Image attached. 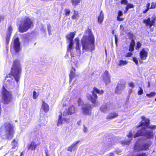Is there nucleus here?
Here are the masks:
<instances>
[{"mask_svg": "<svg viewBox=\"0 0 156 156\" xmlns=\"http://www.w3.org/2000/svg\"><path fill=\"white\" fill-rule=\"evenodd\" d=\"M85 34H88L89 36L88 39L87 35H83L81 40L82 51L83 52L88 51L92 52L95 49V46L94 44L95 39L92 33L91 26L87 27L85 31Z\"/></svg>", "mask_w": 156, "mask_h": 156, "instance_id": "f257e3e1", "label": "nucleus"}, {"mask_svg": "<svg viewBox=\"0 0 156 156\" xmlns=\"http://www.w3.org/2000/svg\"><path fill=\"white\" fill-rule=\"evenodd\" d=\"M15 133L14 127L10 122H4L0 128V135L8 140L12 139Z\"/></svg>", "mask_w": 156, "mask_h": 156, "instance_id": "f03ea898", "label": "nucleus"}, {"mask_svg": "<svg viewBox=\"0 0 156 156\" xmlns=\"http://www.w3.org/2000/svg\"><path fill=\"white\" fill-rule=\"evenodd\" d=\"M22 73V68L20 60L18 59L14 60L9 74L12 76L17 83L19 82Z\"/></svg>", "mask_w": 156, "mask_h": 156, "instance_id": "7ed1b4c3", "label": "nucleus"}, {"mask_svg": "<svg viewBox=\"0 0 156 156\" xmlns=\"http://www.w3.org/2000/svg\"><path fill=\"white\" fill-rule=\"evenodd\" d=\"M34 26L33 20L30 17L25 16L22 20L21 24L19 25L18 30L21 33H24L33 28Z\"/></svg>", "mask_w": 156, "mask_h": 156, "instance_id": "20e7f679", "label": "nucleus"}, {"mask_svg": "<svg viewBox=\"0 0 156 156\" xmlns=\"http://www.w3.org/2000/svg\"><path fill=\"white\" fill-rule=\"evenodd\" d=\"M104 92L103 90H100L96 87H94L93 90L91 91L92 95L88 94L87 95V98L88 100L90 101L92 103L93 107H96L99 104V102L97 100L98 97L95 93L99 94L102 95L103 94Z\"/></svg>", "mask_w": 156, "mask_h": 156, "instance_id": "39448f33", "label": "nucleus"}, {"mask_svg": "<svg viewBox=\"0 0 156 156\" xmlns=\"http://www.w3.org/2000/svg\"><path fill=\"white\" fill-rule=\"evenodd\" d=\"M2 97L3 103L5 104H8L12 100V94L7 90L4 86L2 89Z\"/></svg>", "mask_w": 156, "mask_h": 156, "instance_id": "423d86ee", "label": "nucleus"}, {"mask_svg": "<svg viewBox=\"0 0 156 156\" xmlns=\"http://www.w3.org/2000/svg\"><path fill=\"white\" fill-rule=\"evenodd\" d=\"M10 49L14 51L16 53H19L21 50V44L18 37H16L13 40L11 44Z\"/></svg>", "mask_w": 156, "mask_h": 156, "instance_id": "0eeeda50", "label": "nucleus"}, {"mask_svg": "<svg viewBox=\"0 0 156 156\" xmlns=\"http://www.w3.org/2000/svg\"><path fill=\"white\" fill-rule=\"evenodd\" d=\"M141 119L142 120L139 122V124L137 125L136 128H138L141 126H144L147 128L152 129H155L156 128V126L155 125L149 126L150 123V120L146 118L144 116H143L141 117Z\"/></svg>", "mask_w": 156, "mask_h": 156, "instance_id": "6e6552de", "label": "nucleus"}, {"mask_svg": "<svg viewBox=\"0 0 156 156\" xmlns=\"http://www.w3.org/2000/svg\"><path fill=\"white\" fill-rule=\"evenodd\" d=\"M156 21V16L154 15H152L151 18L148 17L147 19H144L143 22L145 24L146 26L151 28L152 26H154Z\"/></svg>", "mask_w": 156, "mask_h": 156, "instance_id": "1a4fd4ad", "label": "nucleus"}, {"mask_svg": "<svg viewBox=\"0 0 156 156\" xmlns=\"http://www.w3.org/2000/svg\"><path fill=\"white\" fill-rule=\"evenodd\" d=\"M126 83L123 80H120L117 83L115 87V94H120L122 93L126 87Z\"/></svg>", "mask_w": 156, "mask_h": 156, "instance_id": "9d476101", "label": "nucleus"}, {"mask_svg": "<svg viewBox=\"0 0 156 156\" xmlns=\"http://www.w3.org/2000/svg\"><path fill=\"white\" fill-rule=\"evenodd\" d=\"M91 105L88 103H83L81 107L82 111L83 113L86 115H90L92 110Z\"/></svg>", "mask_w": 156, "mask_h": 156, "instance_id": "9b49d317", "label": "nucleus"}, {"mask_svg": "<svg viewBox=\"0 0 156 156\" xmlns=\"http://www.w3.org/2000/svg\"><path fill=\"white\" fill-rule=\"evenodd\" d=\"M149 49L147 48H142L139 52V56L142 60L146 59L148 55Z\"/></svg>", "mask_w": 156, "mask_h": 156, "instance_id": "f8f14e48", "label": "nucleus"}, {"mask_svg": "<svg viewBox=\"0 0 156 156\" xmlns=\"http://www.w3.org/2000/svg\"><path fill=\"white\" fill-rule=\"evenodd\" d=\"M76 111V108L74 105H72L68 107L66 111L63 112V115L66 116L69 115H71L75 113Z\"/></svg>", "mask_w": 156, "mask_h": 156, "instance_id": "ddd939ff", "label": "nucleus"}, {"mask_svg": "<svg viewBox=\"0 0 156 156\" xmlns=\"http://www.w3.org/2000/svg\"><path fill=\"white\" fill-rule=\"evenodd\" d=\"M41 144L40 142L36 144L35 141H32L27 145V148L28 150L34 151L37 148V147Z\"/></svg>", "mask_w": 156, "mask_h": 156, "instance_id": "4468645a", "label": "nucleus"}, {"mask_svg": "<svg viewBox=\"0 0 156 156\" xmlns=\"http://www.w3.org/2000/svg\"><path fill=\"white\" fill-rule=\"evenodd\" d=\"M31 32H28L22 35V39L24 44L28 43L31 37Z\"/></svg>", "mask_w": 156, "mask_h": 156, "instance_id": "2eb2a0df", "label": "nucleus"}, {"mask_svg": "<svg viewBox=\"0 0 156 156\" xmlns=\"http://www.w3.org/2000/svg\"><path fill=\"white\" fill-rule=\"evenodd\" d=\"M150 145L147 143L144 144L141 146L140 148H137V145H135L134 146V149L136 151H146L149 149V147Z\"/></svg>", "mask_w": 156, "mask_h": 156, "instance_id": "dca6fc26", "label": "nucleus"}, {"mask_svg": "<svg viewBox=\"0 0 156 156\" xmlns=\"http://www.w3.org/2000/svg\"><path fill=\"white\" fill-rule=\"evenodd\" d=\"M146 130L145 127H142L141 128L139 129L137 131L135 134L134 135V137L136 138L141 136H144Z\"/></svg>", "mask_w": 156, "mask_h": 156, "instance_id": "f3484780", "label": "nucleus"}, {"mask_svg": "<svg viewBox=\"0 0 156 156\" xmlns=\"http://www.w3.org/2000/svg\"><path fill=\"white\" fill-rule=\"evenodd\" d=\"M41 108L42 110L46 113H47L50 110L49 105L46 103L45 101L44 100H42V101Z\"/></svg>", "mask_w": 156, "mask_h": 156, "instance_id": "a211bd4d", "label": "nucleus"}, {"mask_svg": "<svg viewBox=\"0 0 156 156\" xmlns=\"http://www.w3.org/2000/svg\"><path fill=\"white\" fill-rule=\"evenodd\" d=\"M69 119L66 118H62V113L59 115L58 118V122L57 125L58 126L59 125L62 124V123L67 122Z\"/></svg>", "mask_w": 156, "mask_h": 156, "instance_id": "6ab92c4d", "label": "nucleus"}, {"mask_svg": "<svg viewBox=\"0 0 156 156\" xmlns=\"http://www.w3.org/2000/svg\"><path fill=\"white\" fill-rule=\"evenodd\" d=\"M119 116L118 114L115 112H112L110 113L107 116L106 119H113Z\"/></svg>", "mask_w": 156, "mask_h": 156, "instance_id": "aec40b11", "label": "nucleus"}, {"mask_svg": "<svg viewBox=\"0 0 156 156\" xmlns=\"http://www.w3.org/2000/svg\"><path fill=\"white\" fill-rule=\"evenodd\" d=\"M75 34H76L75 32L70 33L66 36V40L68 41V42H73V38Z\"/></svg>", "mask_w": 156, "mask_h": 156, "instance_id": "412c9836", "label": "nucleus"}, {"mask_svg": "<svg viewBox=\"0 0 156 156\" xmlns=\"http://www.w3.org/2000/svg\"><path fill=\"white\" fill-rule=\"evenodd\" d=\"M72 68L73 70H71L69 74V81L71 82L75 76V72L76 71V69L74 67H72Z\"/></svg>", "mask_w": 156, "mask_h": 156, "instance_id": "4be33fe9", "label": "nucleus"}, {"mask_svg": "<svg viewBox=\"0 0 156 156\" xmlns=\"http://www.w3.org/2000/svg\"><path fill=\"white\" fill-rule=\"evenodd\" d=\"M104 19V14L102 13V11H100V14L98 17L97 22L99 24H101L103 21Z\"/></svg>", "mask_w": 156, "mask_h": 156, "instance_id": "5701e85b", "label": "nucleus"}, {"mask_svg": "<svg viewBox=\"0 0 156 156\" xmlns=\"http://www.w3.org/2000/svg\"><path fill=\"white\" fill-rule=\"evenodd\" d=\"M147 139H151L154 137L153 133L152 131L150 130L147 132H145V135Z\"/></svg>", "mask_w": 156, "mask_h": 156, "instance_id": "b1692460", "label": "nucleus"}, {"mask_svg": "<svg viewBox=\"0 0 156 156\" xmlns=\"http://www.w3.org/2000/svg\"><path fill=\"white\" fill-rule=\"evenodd\" d=\"M135 44V41L134 39H132L131 40L129 47V51L132 52L134 50Z\"/></svg>", "mask_w": 156, "mask_h": 156, "instance_id": "393cba45", "label": "nucleus"}, {"mask_svg": "<svg viewBox=\"0 0 156 156\" xmlns=\"http://www.w3.org/2000/svg\"><path fill=\"white\" fill-rule=\"evenodd\" d=\"M73 14L71 17V18L73 20H77L79 17V12L75 10L73 11Z\"/></svg>", "mask_w": 156, "mask_h": 156, "instance_id": "a878e982", "label": "nucleus"}, {"mask_svg": "<svg viewBox=\"0 0 156 156\" xmlns=\"http://www.w3.org/2000/svg\"><path fill=\"white\" fill-rule=\"evenodd\" d=\"M123 15V13L121 10H119L118 12V15L117 17V20L119 21H122L124 20V18H121L120 16Z\"/></svg>", "mask_w": 156, "mask_h": 156, "instance_id": "bb28decb", "label": "nucleus"}, {"mask_svg": "<svg viewBox=\"0 0 156 156\" xmlns=\"http://www.w3.org/2000/svg\"><path fill=\"white\" fill-rule=\"evenodd\" d=\"M79 141H76L75 142H74L70 146L68 147L67 149V151L72 152L73 149L75 147L76 145L78 143Z\"/></svg>", "mask_w": 156, "mask_h": 156, "instance_id": "cd10ccee", "label": "nucleus"}, {"mask_svg": "<svg viewBox=\"0 0 156 156\" xmlns=\"http://www.w3.org/2000/svg\"><path fill=\"white\" fill-rule=\"evenodd\" d=\"M81 1V0H71L72 5L75 6L79 5Z\"/></svg>", "mask_w": 156, "mask_h": 156, "instance_id": "c85d7f7f", "label": "nucleus"}, {"mask_svg": "<svg viewBox=\"0 0 156 156\" xmlns=\"http://www.w3.org/2000/svg\"><path fill=\"white\" fill-rule=\"evenodd\" d=\"M128 63V62L126 60H121L119 61L118 65L119 66H122L126 65Z\"/></svg>", "mask_w": 156, "mask_h": 156, "instance_id": "c756f323", "label": "nucleus"}, {"mask_svg": "<svg viewBox=\"0 0 156 156\" xmlns=\"http://www.w3.org/2000/svg\"><path fill=\"white\" fill-rule=\"evenodd\" d=\"M150 3H148L146 5V7L147 8L144 10L142 12L143 13L145 14L146 13L149 9H154V8H151V6L150 7Z\"/></svg>", "mask_w": 156, "mask_h": 156, "instance_id": "7c9ffc66", "label": "nucleus"}, {"mask_svg": "<svg viewBox=\"0 0 156 156\" xmlns=\"http://www.w3.org/2000/svg\"><path fill=\"white\" fill-rule=\"evenodd\" d=\"M103 78L104 80L105 84L106 85L108 84L111 82L110 77H105L104 76H103Z\"/></svg>", "mask_w": 156, "mask_h": 156, "instance_id": "2f4dec72", "label": "nucleus"}, {"mask_svg": "<svg viewBox=\"0 0 156 156\" xmlns=\"http://www.w3.org/2000/svg\"><path fill=\"white\" fill-rule=\"evenodd\" d=\"M156 95V93L155 92H151L149 94H146V96L148 98H151L154 97Z\"/></svg>", "mask_w": 156, "mask_h": 156, "instance_id": "473e14b6", "label": "nucleus"}, {"mask_svg": "<svg viewBox=\"0 0 156 156\" xmlns=\"http://www.w3.org/2000/svg\"><path fill=\"white\" fill-rule=\"evenodd\" d=\"M73 44V42H70L68 46L67 47V51H70L72 48V46Z\"/></svg>", "mask_w": 156, "mask_h": 156, "instance_id": "72a5a7b5", "label": "nucleus"}, {"mask_svg": "<svg viewBox=\"0 0 156 156\" xmlns=\"http://www.w3.org/2000/svg\"><path fill=\"white\" fill-rule=\"evenodd\" d=\"M11 33L10 34H9L8 35H7L6 36V44H8L9 43L10 37H11Z\"/></svg>", "mask_w": 156, "mask_h": 156, "instance_id": "f704fd0d", "label": "nucleus"}, {"mask_svg": "<svg viewBox=\"0 0 156 156\" xmlns=\"http://www.w3.org/2000/svg\"><path fill=\"white\" fill-rule=\"evenodd\" d=\"M107 107L106 106H102L100 108V111L103 112H105L107 111Z\"/></svg>", "mask_w": 156, "mask_h": 156, "instance_id": "c9c22d12", "label": "nucleus"}, {"mask_svg": "<svg viewBox=\"0 0 156 156\" xmlns=\"http://www.w3.org/2000/svg\"><path fill=\"white\" fill-rule=\"evenodd\" d=\"M104 76L105 77H110V74L109 72L107 70H105L103 73Z\"/></svg>", "mask_w": 156, "mask_h": 156, "instance_id": "e433bc0d", "label": "nucleus"}, {"mask_svg": "<svg viewBox=\"0 0 156 156\" xmlns=\"http://www.w3.org/2000/svg\"><path fill=\"white\" fill-rule=\"evenodd\" d=\"M141 43L139 41H137L136 43V46L135 47V49L136 50H138L141 47Z\"/></svg>", "mask_w": 156, "mask_h": 156, "instance_id": "4c0bfd02", "label": "nucleus"}, {"mask_svg": "<svg viewBox=\"0 0 156 156\" xmlns=\"http://www.w3.org/2000/svg\"><path fill=\"white\" fill-rule=\"evenodd\" d=\"M65 13L64 14L66 16L69 15L70 13V10L69 9H66L65 10Z\"/></svg>", "mask_w": 156, "mask_h": 156, "instance_id": "58836bf2", "label": "nucleus"}, {"mask_svg": "<svg viewBox=\"0 0 156 156\" xmlns=\"http://www.w3.org/2000/svg\"><path fill=\"white\" fill-rule=\"evenodd\" d=\"M75 48L76 50L80 51V45L78 41L76 43Z\"/></svg>", "mask_w": 156, "mask_h": 156, "instance_id": "ea45409f", "label": "nucleus"}, {"mask_svg": "<svg viewBox=\"0 0 156 156\" xmlns=\"http://www.w3.org/2000/svg\"><path fill=\"white\" fill-rule=\"evenodd\" d=\"M133 61L138 66V61L136 57H133L132 58Z\"/></svg>", "mask_w": 156, "mask_h": 156, "instance_id": "a19ab883", "label": "nucleus"}, {"mask_svg": "<svg viewBox=\"0 0 156 156\" xmlns=\"http://www.w3.org/2000/svg\"><path fill=\"white\" fill-rule=\"evenodd\" d=\"M140 89L138 91L137 93L139 95H141L144 93L143 90L142 88L141 87H140Z\"/></svg>", "mask_w": 156, "mask_h": 156, "instance_id": "79ce46f5", "label": "nucleus"}, {"mask_svg": "<svg viewBox=\"0 0 156 156\" xmlns=\"http://www.w3.org/2000/svg\"><path fill=\"white\" fill-rule=\"evenodd\" d=\"M133 53L131 52H128L125 55V57H131L133 55Z\"/></svg>", "mask_w": 156, "mask_h": 156, "instance_id": "37998d69", "label": "nucleus"}, {"mask_svg": "<svg viewBox=\"0 0 156 156\" xmlns=\"http://www.w3.org/2000/svg\"><path fill=\"white\" fill-rule=\"evenodd\" d=\"M130 144V141L128 140L124 141L122 142V144L124 145H129Z\"/></svg>", "mask_w": 156, "mask_h": 156, "instance_id": "c03bdc74", "label": "nucleus"}, {"mask_svg": "<svg viewBox=\"0 0 156 156\" xmlns=\"http://www.w3.org/2000/svg\"><path fill=\"white\" fill-rule=\"evenodd\" d=\"M151 8L154 9L156 8V2H152L151 3Z\"/></svg>", "mask_w": 156, "mask_h": 156, "instance_id": "a18cd8bd", "label": "nucleus"}, {"mask_svg": "<svg viewBox=\"0 0 156 156\" xmlns=\"http://www.w3.org/2000/svg\"><path fill=\"white\" fill-rule=\"evenodd\" d=\"M77 102L78 103V106H80L82 102V101L80 98H79Z\"/></svg>", "mask_w": 156, "mask_h": 156, "instance_id": "49530a36", "label": "nucleus"}, {"mask_svg": "<svg viewBox=\"0 0 156 156\" xmlns=\"http://www.w3.org/2000/svg\"><path fill=\"white\" fill-rule=\"evenodd\" d=\"M120 3L121 4L126 5L128 3V1L127 0H121Z\"/></svg>", "mask_w": 156, "mask_h": 156, "instance_id": "de8ad7c7", "label": "nucleus"}, {"mask_svg": "<svg viewBox=\"0 0 156 156\" xmlns=\"http://www.w3.org/2000/svg\"><path fill=\"white\" fill-rule=\"evenodd\" d=\"M126 6H127L129 9L133 8L134 7V6L133 4L130 3L127 4Z\"/></svg>", "mask_w": 156, "mask_h": 156, "instance_id": "09e8293b", "label": "nucleus"}, {"mask_svg": "<svg viewBox=\"0 0 156 156\" xmlns=\"http://www.w3.org/2000/svg\"><path fill=\"white\" fill-rule=\"evenodd\" d=\"M37 97V93L36 91H34L33 92V97L34 99H36Z\"/></svg>", "mask_w": 156, "mask_h": 156, "instance_id": "8fccbe9b", "label": "nucleus"}, {"mask_svg": "<svg viewBox=\"0 0 156 156\" xmlns=\"http://www.w3.org/2000/svg\"><path fill=\"white\" fill-rule=\"evenodd\" d=\"M8 29L9 32V34H11L12 30V27L10 26H9L8 27Z\"/></svg>", "mask_w": 156, "mask_h": 156, "instance_id": "3c124183", "label": "nucleus"}, {"mask_svg": "<svg viewBox=\"0 0 156 156\" xmlns=\"http://www.w3.org/2000/svg\"><path fill=\"white\" fill-rule=\"evenodd\" d=\"M128 35L129 37L130 38H133V37H134V34L131 33L130 32H129L128 33Z\"/></svg>", "mask_w": 156, "mask_h": 156, "instance_id": "603ef678", "label": "nucleus"}, {"mask_svg": "<svg viewBox=\"0 0 156 156\" xmlns=\"http://www.w3.org/2000/svg\"><path fill=\"white\" fill-rule=\"evenodd\" d=\"M129 87L133 88L134 87V85L133 82H131L129 83Z\"/></svg>", "mask_w": 156, "mask_h": 156, "instance_id": "864d4df0", "label": "nucleus"}, {"mask_svg": "<svg viewBox=\"0 0 156 156\" xmlns=\"http://www.w3.org/2000/svg\"><path fill=\"white\" fill-rule=\"evenodd\" d=\"M17 146V143H15L13 144V146L12 147V149H16V147Z\"/></svg>", "mask_w": 156, "mask_h": 156, "instance_id": "5fc2aeb1", "label": "nucleus"}, {"mask_svg": "<svg viewBox=\"0 0 156 156\" xmlns=\"http://www.w3.org/2000/svg\"><path fill=\"white\" fill-rule=\"evenodd\" d=\"M83 131L84 132H87V128L84 125L83 126Z\"/></svg>", "mask_w": 156, "mask_h": 156, "instance_id": "6e6d98bb", "label": "nucleus"}, {"mask_svg": "<svg viewBox=\"0 0 156 156\" xmlns=\"http://www.w3.org/2000/svg\"><path fill=\"white\" fill-rule=\"evenodd\" d=\"M38 130L39 129L36 128V130L34 131V132L36 134L38 135Z\"/></svg>", "mask_w": 156, "mask_h": 156, "instance_id": "4d7b16f0", "label": "nucleus"}, {"mask_svg": "<svg viewBox=\"0 0 156 156\" xmlns=\"http://www.w3.org/2000/svg\"><path fill=\"white\" fill-rule=\"evenodd\" d=\"M127 136L129 138H130L132 136V134L131 132L129 133Z\"/></svg>", "mask_w": 156, "mask_h": 156, "instance_id": "13d9d810", "label": "nucleus"}, {"mask_svg": "<svg viewBox=\"0 0 156 156\" xmlns=\"http://www.w3.org/2000/svg\"><path fill=\"white\" fill-rule=\"evenodd\" d=\"M4 19V16H0V22L2 20H3Z\"/></svg>", "mask_w": 156, "mask_h": 156, "instance_id": "bf43d9fd", "label": "nucleus"}, {"mask_svg": "<svg viewBox=\"0 0 156 156\" xmlns=\"http://www.w3.org/2000/svg\"><path fill=\"white\" fill-rule=\"evenodd\" d=\"M71 61H73V59H74V58L75 57H74V56H73V53H72V52L71 53Z\"/></svg>", "mask_w": 156, "mask_h": 156, "instance_id": "052dcab7", "label": "nucleus"}, {"mask_svg": "<svg viewBox=\"0 0 156 156\" xmlns=\"http://www.w3.org/2000/svg\"><path fill=\"white\" fill-rule=\"evenodd\" d=\"M125 9H126V10L124 11V13H126L127 12V11L128 10V9H129L127 7V6H126V7H125Z\"/></svg>", "mask_w": 156, "mask_h": 156, "instance_id": "680f3d73", "label": "nucleus"}, {"mask_svg": "<svg viewBox=\"0 0 156 156\" xmlns=\"http://www.w3.org/2000/svg\"><path fill=\"white\" fill-rule=\"evenodd\" d=\"M50 28H51V26H50V25H49L48 26V28H47L49 32L50 31Z\"/></svg>", "mask_w": 156, "mask_h": 156, "instance_id": "e2e57ef3", "label": "nucleus"}, {"mask_svg": "<svg viewBox=\"0 0 156 156\" xmlns=\"http://www.w3.org/2000/svg\"><path fill=\"white\" fill-rule=\"evenodd\" d=\"M12 143H13V144L14 143H17V142L16 141L15 139H14L12 141Z\"/></svg>", "mask_w": 156, "mask_h": 156, "instance_id": "0e129e2a", "label": "nucleus"}, {"mask_svg": "<svg viewBox=\"0 0 156 156\" xmlns=\"http://www.w3.org/2000/svg\"><path fill=\"white\" fill-rule=\"evenodd\" d=\"M46 156H49L48 154V151L47 150L45 152Z\"/></svg>", "mask_w": 156, "mask_h": 156, "instance_id": "69168bd1", "label": "nucleus"}, {"mask_svg": "<svg viewBox=\"0 0 156 156\" xmlns=\"http://www.w3.org/2000/svg\"><path fill=\"white\" fill-rule=\"evenodd\" d=\"M109 156H113V154L112 153L109 154Z\"/></svg>", "mask_w": 156, "mask_h": 156, "instance_id": "338daca9", "label": "nucleus"}, {"mask_svg": "<svg viewBox=\"0 0 156 156\" xmlns=\"http://www.w3.org/2000/svg\"><path fill=\"white\" fill-rule=\"evenodd\" d=\"M23 152H22L21 153V154H20V156H22V155H23Z\"/></svg>", "mask_w": 156, "mask_h": 156, "instance_id": "774afa93", "label": "nucleus"}]
</instances>
